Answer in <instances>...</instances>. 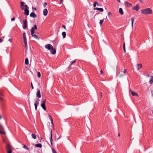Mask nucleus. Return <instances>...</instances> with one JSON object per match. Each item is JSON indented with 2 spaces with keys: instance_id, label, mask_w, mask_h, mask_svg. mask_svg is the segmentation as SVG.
<instances>
[{
  "instance_id": "obj_1",
  "label": "nucleus",
  "mask_w": 153,
  "mask_h": 153,
  "mask_svg": "<svg viewBox=\"0 0 153 153\" xmlns=\"http://www.w3.org/2000/svg\"><path fill=\"white\" fill-rule=\"evenodd\" d=\"M46 49H48L50 51L51 54L54 55L56 53V49L54 48L53 47L51 44H47L45 46Z\"/></svg>"
},
{
  "instance_id": "obj_2",
  "label": "nucleus",
  "mask_w": 153,
  "mask_h": 153,
  "mask_svg": "<svg viewBox=\"0 0 153 153\" xmlns=\"http://www.w3.org/2000/svg\"><path fill=\"white\" fill-rule=\"evenodd\" d=\"M141 13L144 15H148L152 13V10L150 8H146L141 10Z\"/></svg>"
},
{
  "instance_id": "obj_3",
  "label": "nucleus",
  "mask_w": 153,
  "mask_h": 153,
  "mask_svg": "<svg viewBox=\"0 0 153 153\" xmlns=\"http://www.w3.org/2000/svg\"><path fill=\"white\" fill-rule=\"evenodd\" d=\"M46 102V100H45L43 101L42 103L41 104V106L44 110L45 111L46 110V108L45 105Z\"/></svg>"
},
{
  "instance_id": "obj_4",
  "label": "nucleus",
  "mask_w": 153,
  "mask_h": 153,
  "mask_svg": "<svg viewBox=\"0 0 153 153\" xmlns=\"http://www.w3.org/2000/svg\"><path fill=\"white\" fill-rule=\"evenodd\" d=\"M37 29V25H34V27H32L31 29V34H33L34 33L35 30H36Z\"/></svg>"
},
{
  "instance_id": "obj_5",
  "label": "nucleus",
  "mask_w": 153,
  "mask_h": 153,
  "mask_svg": "<svg viewBox=\"0 0 153 153\" xmlns=\"http://www.w3.org/2000/svg\"><path fill=\"white\" fill-rule=\"evenodd\" d=\"M39 100L38 99L35 102L34 105L36 110H37L38 105H39Z\"/></svg>"
},
{
  "instance_id": "obj_6",
  "label": "nucleus",
  "mask_w": 153,
  "mask_h": 153,
  "mask_svg": "<svg viewBox=\"0 0 153 153\" xmlns=\"http://www.w3.org/2000/svg\"><path fill=\"white\" fill-rule=\"evenodd\" d=\"M27 20L26 19H25L24 21H23V28L24 29H26L27 27Z\"/></svg>"
},
{
  "instance_id": "obj_7",
  "label": "nucleus",
  "mask_w": 153,
  "mask_h": 153,
  "mask_svg": "<svg viewBox=\"0 0 153 153\" xmlns=\"http://www.w3.org/2000/svg\"><path fill=\"white\" fill-rule=\"evenodd\" d=\"M30 16L31 17L35 18L37 17V15L34 13L32 12L30 14Z\"/></svg>"
},
{
  "instance_id": "obj_8",
  "label": "nucleus",
  "mask_w": 153,
  "mask_h": 153,
  "mask_svg": "<svg viewBox=\"0 0 153 153\" xmlns=\"http://www.w3.org/2000/svg\"><path fill=\"white\" fill-rule=\"evenodd\" d=\"M50 140L51 142V144L52 146H53V139H52V131H51V137L50 138Z\"/></svg>"
},
{
  "instance_id": "obj_9",
  "label": "nucleus",
  "mask_w": 153,
  "mask_h": 153,
  "mask_svg": "<svg viewBox=\"0 0 153 153\" xmlns=\"http://www.w3.org/2000/svg\"><path fill=\"white\" fill-rule=\"evenodd\" d=\"M36 96L37 97L39 98H40L41 97V95L40 94V90H38L36 93Z\"/></svg>"
},
{
  "instance_id": "obj_10",
  "label": "nucleus",
  "mask_w": 153,
  "mask_h": 153,
  "mask_svg": "<svg viewBox=\"0 0 153 153\" xmlns=\"http://www.w3.org/2000/svg\"><path fill=\"white\" fill-rule=\"evenodd\" d=\"M48 11L46 9H44L43 10V15L45 16H46L48 14Z\"/></svg>"
},
{
  "instance_id": "obj_11",
  "label": "nucleus",
  "mask_w": 153,
  "mask_h": 153,
  "mask_svg": "<svg viewBox=\"0 0 153 153\" xmlns=\"http://www.w3.org/2000/svg\"><path fill=\"white\" fill-rule=\"evenodd\" d=\"M142 67L141 64H138L137 67V70H139Z\"/></svg>"
},
{
  "instance_id": "obj_12",
  "label": "nucleus",
  "mask_w": 153,
  "mask_h": 153,
  "mask_svg": "<svg viewBox=\"0 0 153 153\" xmlns=\"http://www.w3.org/2000/svg\"><path fill=\"white\" fill-rule=\"evenodd\" d=\"M23 39L24 41H27V39L26 37V33L24 32L23 33Z\"/></svg>"
},
{
  "instance_id": "obj_13",
  "label": "nucleus",
  "mask_w": 153,
  "mask_h": 153,
  "mask_svg": "<svg viewBox=\"0 0 153 153\" xmlns=\"http://www.w3.org/2000/svg\"><path fill=\"white\" fill-rule=\"evenodd\" d=\"M94 10H98L102 12H103V8H102L96 7V8H94Z\"/></svg>"
},
{
  "instance_id": "obj_14",
  "label": "nucleus",
  "mask_w": 153,
  "mask_h": 153,
  "mask_svg": "<svg viewBox=\"0 0 153 153\" xmlns=\"http://www.w3.org/2000/svg\"><path fill=\"white\" fill-rule=\"evenodd\" d=\"M139 6L138 5H137L136 6H134L133 7L134 10H135L136 11H138L139 10Z\"/></svg>"
},
{
  "instance_id": "obj_15",
  "label": "nucleus",
  "mask_w": 153,
  "mask_h": 153,
  "mask_svg": "<svg viewBox=\"0 0 153 153\" xmlns=\"http://www.w3.org/2000/svg\"><path fill=\"white\" fill-rule=\"evenodd\" d=\"M119 12L120 14L121 15L123 14V9L121 8H120L119 9Z\"/></svg>"
},
{
  "instance_id": "obj_16",
  "label": "nucleus",
  "mask_w": 153,
  "mask_h": 153,
  "mask_svg": "<svg viewBox=\"0 0 153 153\" xmlns=\"http://www.w3.org/2000/svg\"><path fill=\"white\" fill-rule=\"evenodd\" d=\"M130 91L131 92V94H132V95L133 96H138V94L137 93L131 91L130 90Z\"/></svg>"
},
{
  "instance_id": "obj_17",
  "label": "nucleus",
  "mask_w": 153,
  "mask_h": 153,
  "mask_svg": "<svg viewBox=\"0 0 153 153\" xmlns=\"http://www.w3.org/2000/svg\"><path fill=\"white\" fill-rule=\"evenodd\" d=\"M125 4L128 7L131 6V4L130 3L127 1L125 2Z\"/></svg>"
},
{
  "instance_id": "obj_18",
  "label": "nucleus",
  "mask_w": 153,
  "mask_h": 153,
  "mask_svg": "<svg viewBox=\"0 0 153 153\" xmlns=\"http://www.w3.org/2000/svg\"><path fill=\"white\" fill-rule=\"evenodd\" d=\"M31 35H32V37H33L35 38L36 39H39V37L37 36L36 34L33 33V34H31Z\"/></svg>"
},
{
  "instance_id": "obj_19",
  "label": "nucleus",
  "mask_w": 153,
  "mask_h": 153,
  "mask_svg": "<svg viewBox=\"0 0 153 153\" xmlns=\"http://www.w3.org/2000/svg\"><path fill=\"white\" fill-rule=\"evenodd\" d=\"M0 133L1 134H5V132L4 131L3 128L2 129H0Z\"/></svg>"
},
{
  "instance_id": "obj_20",
  "label": "nucleus",
  "mask_w": 153,
  "mask_h": 153,
  "mask_svg": "<svg viewBox=\"0 0 153 153\" xmlns=\"http://www.w3.org/2000/svg\"><path fill=\"white\" fill-rule=\"evenodd\" d=\"M149 82L150 83L152 84L153 83V76H151V78L149 80Z\"/></svg>"
},
{
  "instance_id": "obj_21",
  "label": "nucleus",
  "mask_w": 153,
  "mask_h": 153,
  "mask_svg": "<svg viewBox=\"0 0 153 153\" xmlns=\"http://www.w3.org/2000/svg\"><path fill=\"white\" fill-rule=\"evenodd\" d=\"M24 44H25V47L26 49H27V41H24Z\"/></svg>"
},
{
  "instance_id": "obj_22",
  "label": "nucleus",
  "mask_w": 153,
  "mask_h": 153,
  "mask_svg": "<svg viewBox=\"0 0 153 153\" xmlns=\"http://www.w3.org/2000/svg\"><path fill=\"white\" fill-rule=\"evenodd\" d=\"M11 146L9 144H8L6 147V150H8L9 149H11Z\"/></svg>"
},
{
  "instance_id": "obj_23",
  "label": "nucleus",
  "mask_w": 153,
  "mask_h": 153,
  "mask_svg": "<svg viewBox=\"0 0 153 153\" xmlns=\"http://www.w3.org/2000/svg\"><path fill=\"white\" fill-rule=\"evenodd\" d=\"M35 146L37 147L41 148L42 147V145L40 143H38L35 145Z\"/></svg>"
},
{
  "instance_id": "obj_24",
  "label": "nucleus",
  "mask_w": 153,
  "mask_h": 153,
  "mask_svg": "<svg viewBox=\"0 0 153 153\" xmlns=\"http://www.w3.org/2000/svg\"><path fill=\"white\" fill-rule=\"evenodd\" d=\"M25 9H24V11L25 12L26 11H27L29 9V7H28V6L27 5H25Z\"/></svg>"
},
{
  "instance_id": "obj_25",
  "label": "nucleus",
  "mask_w": 153,
  "mask_h": 153,
  "mask_svg": "<svg viewBox=\"0 0 153 153\" xmlns=\"http://www.w3.org/2000/svg\"><path fill=\"white\" fill-rule=\"evenodd\" d=\"M62 36L63 37V38H65L66 37V33L65 32H63L62 33Z\"/></svg>"
},
{
  "instance_id": "obj_26",
  "label": "nucleus",
  "mask_w": 153,
  "mask_h": 153,
  "mask_svg": "<svg viewBox=\"0 0 153 153\" xmlns=\"http://www.w3.org/2000/svg\"><path fill=\"white\" fill-rule=\"evenodd\" d=\"M2 96V91H1L0 90V100H3L4 99L3 98H2L1 97Z\"/></svg>"
},
{
  "instance_id": "obj_27",
  "label": "nucleus",
  "mask_w": 153,
  "mask_h": 153,
  "mask_svg": "<svg viewBox=\"0 0 153 153\" xmlns=\"http://www.w3.org/2000/svg\"><path fill=\"white\" fill-rule=\"evenodd\" d=\"M25 63L26 65H28L29 64L28 59V58H26L25 60Z\"/></svg>"
},
{
  "instance_id": "obj_28",
  "label": "nucleus",
  "mask_w": 153,
  "mask_h": 153,
  "mask_svg": "<svg viewBox=\"0 0 153 153\" xmlns=\"http://www.w3.org/2000/svg\"><path fill=\"white\" fill-rule=\"evenodd\" d=\"M76 60L75 59V60H74V61H71V64H70V65L69 67H71V66L73 64H74L76 62Z\"/></svg>"
},
{
  "instance_id": "obj_29",
  "label": "nucleus",
  "mask_w": 153,
  "mask_h": 153,
  "mask_svg": "<svg viewBox=\"0 0 153 153\" xmlns=\"http://www.w3.org/2000/svg\"><path fill=\"white\" fill-rule=\"evenodd\" d=\"M131 27L132 28L133 27V23L134 21V19L133 18H132L131 19Z\"/></svg>"
},
{
  "instance_id": "obj_30",
  "label": "nucleus",
  "mask_w": 153,
  "mask_h": 153,
  "mask_svg": "<svg viewBox=\"0 0 153 153\" xmlns=\"http://www.w3.org/2000/svg\"><path fill=\"white\" fill-rule=\"evenodd\" d=\"M32 136V137L34 139H36V137L35 134H31Z\"/></svg>"
},
{
  "instance_id": "obj_31",
  "label": "nucleus",
  "mask_w": 153,
  "mask_h": 153,
  "mask_svg": "<svg viewBox=\"0 0 153 153\" xmlns=\"http://www.w3.org/2000/svg\"><path fill=\"white\" fill-rule=\"evenodd\" d=\"M49 117L51 120V123L53 125V120H52V118L51 117V116L50 115V114H49Z\"/></svg>"
},
{
  "instance_id": "obj_32",
  "label": "nucleus",
  "mask_w": 153,
  "mask_h": 153,
  "mask_svg": "<svg viewBox=\"0 0 153 153\" xmlns=\"http://www.w3.org/2000/svg\"><path fill=\"white\" fill-rule=\"evenodd\" d=\"M20 4H21L20 7H22V6H24L25 7V6H24L25 3L24 2L21 1L20 2Z\"/></svg>"
},
{
  "instance_id": "obj_33",
  "label": "nucleus",
  "mask_w": 153,
  "mask_h": 153,
  "mask_svg": "<svg viewBox=\"0 0 153 153\" xmlns=\"http://www.w3.org/2000/svg\"><path fill=\"white\" fill-rule=\"evenodd\" d=\"M23 148L25 149H26V150H29V148L27 147L25 145H24L23 146Z\"/></svg>"
},
{
  "instance_id": "obj_34",
  "label": "nucleus",
  "mask_w": 153,
  "mask_h": 153,
  "mask_svg": "<svg viewBox=\"0 0 153 153\" xmlns=\"http://www.w3.org/2000/svg\"><path fill=\"white\" fill-rule=\"evenodd\" d=\"M104 22V20H100V24L101 26Z\"/></svg>"
},
{
  "instance_id": "obj_35",
  "label": "nucleus",
  "mask_w": 153,
  "mask_h": 153,
  "mask_svg": "<svg viewBox=\"0 0 153 153\" xmlns=\"http://www.w3.org/2000/svg\"><path fill=\"white\" fill-rule=\"evenodd\" d=\"M25 14L27 16L29 14V10H28L27 11L25 12Z\"/></svg>"
},
{
  "instance_id": "obj_36",
  "label": "nucleus",
  "mask_w": 153,
  "mask_h": 153,
  "mask_svg": "<svg viewBox=\"0 0 153 153\" xmlns=\"http://www.w3.org/2000/svg\"><path fill=\"white\" fill-rule=\"evenodd\" d=\"M123 50H124V53H126V49H125V43L124 42V43L123 44Z\"/></svg>"
},
{
  "instance_id": "obj_37",
  "label": "nucleus",
  "mask_w": 153,
  "mask_h": 153,
  "mask_svg": "<svg viewBox=\"0 0 153 153\" xmlns=\"http://www.w3.org/2000/svg\"><path fill=\"white\" fill-rule=\"evenodd\" d=\"M7 153H12V151L11 149H9L8 150H7Z\"/></svg>"
},
{
  "instance_id": "obj_38",
  "label": "nucleus",
  "mask_w": 153,
  "mask_h": 153,
  "mask_svg": "<svg viewBox=\"0 0 153 153\" xmlns=\"http://www.w3.org/2000/svg\"><path fill=\"white\" fill-rule=\"evenodd\" d=\"M37 76L39 78H40L41 76V74L39 72H37Z\"/></svg>"
},
{
  "instance_id": "obj_39",
  "label": "nucleus",
  "mask_w": 153,
  "mask_h": 153,
  "mask_svg": "<svg viewBox=\"0 0 153 153\" xmlns=\"http://www.w3.org/2000/svg\"><path fill=\"white\" fill-rule=\"evenodd\" d=\"M52 152L53 153H57L55 150L53 148L52 149Z\"/></svg>"
},
{
  "instance_id": "obj_40",
  "label": "nucleus",
  "mask_w": 153,
  "mask_h": 153,
  "mask_svg": "<svg viewBox=\"0 0 153 153\" xmlns=\"http://www.w3.org/2000/svg\"><path fill=\"white\" fill-rule=\"evenodd\" d=\"M47 3L46 2H45L43 4V6L44 7H45L47 5Z\"/></svg>"
},
{
  "instance_id": "obj_41",
  "label": "nucleus",
  "mask_w": 153,
  "mask_h": 153,
  "mask_svg": "<svg viewBox=\"0 0 153 153\" xmlns=\"http://www.w3.org/2000/svg\"><path fill=\"white\" fill-rule=\"evenodd\" d=\"M95 2L97 5L98 6H99V4H98V3L97 2L95 1Z\"/></svg>"
},
{
  "instance_id": "obj_42",
  "label": "nucleus",
  "mask_w": 153,
  "mask_h": 153,
  "mask_svg": "<svg viewBox=\"0 0 153 153\" xmlns=\"http://www.w3.org/2000/svg\"><path fill=\"white\" fill-rule=\"evenodd\" d=\"M15 17H13V18H12L11 19V20L12 21H14L15 20Z\"/></svg>"
},
{
  "instance_id": "obj_43",
  "label": "nucleus",
  "mask_w": 153,
  "mask_h": 153,
  "mask_svg": "<svg viewBox=\"0 0 153 153\" xmlns=\"http://www.w3.org/2000/svg\"><path fill=\"white\" fill-rule=\"evenodd\" d=\"M126 69H124V70L123 71V72L124 73H125L126 72Z\"/></svg>"
},
{
  "instance_id": "obj_44",
  "label": "nucleus",
  "mask_w": 153,
  "mask_h": 153,
  "mask_svg": "<svg viewBox=\"0 0 153 153\" xmlns=\"http://www.w3.org/2000/svg\"><path fill=\"white\" fill-rule=\"evenodd\" d=\"M100 73L101 74H103V72L102 70L100 71Z\"/></svg>"
},
{
  "instance_id": "obj_45",
  "label": "nucleus",
  "mask_w": 153,
  "mask_h": 153,
  "mask_svg": "<svg viewBox=\"0 0 153 153\" xmlns=\"http://www.w3.org/2000/svg\"><path fill=\"white\" fill-rule=\"evenodd\" d=\"M32 8L33 9H34V10H37V9H36V8H35V7H33Z\"/></svg>"
},
{
  "instance_id": "obj_46",
  "label": "nucleus",
  "mask_w": 153,
  "mask_h": 153,
  "mask_svg": "<svg viewBox=\"0 0 153 153\" xmlns=\"http://www.w3.org/2000/svg\"><path fill=\"white\" fill-rule=\"evenodd\" d=\"M21 7V9L22 10H24V6H22V7Z\"/></svg>"
},
{
  "instance_id": "obj_47",
  "label": "nucleus",
  "mask_w": 153,
  "mask_h": 153,
  "mask_svg": "<svg viewBox=\"0 0 153 153\" xmlns=\"http://www.w3.org/2000/svg\"><path fill=\"white\" fill-rule=\"evenodd\" d=\"M31 85L32 89H33V85H32V82H31Z\"/></svg>"
},
{
  "instance_id": "obj_48",
  "label": "nucleus",
  "mask_w": 153,
  "mask_h": 153,
  "mask_svg": "<svg viewBox=\"0 0 153 153\" xmlns=\"http://www.w3.org/2000/svg\"><path fill=\"white\" fill-rule=\"evenodd\" d=\"M96 4H95V2H94V4H93V6L94 7H95L96 6Z\"/></svg>"
},
{
  "instance_id": "obj_49",
  "label": "nucleus",
  "mask_w": 153,
  "mask_h": 153,
  "mask_svg": "<svg viewBox=\"0 0 153 153\" xmlns=\"http://www.w3.org/2000/svg\"><path fill=\"white\" fill-rule=\"evenodd\" d=\"M62 27H63V28H64V29H66V27H65V25H62Z\"/></svg>"
},
{
  "instance_id": "obj_50",
  "label": "nucleus",
  "mask_w": 153,
  "mask_h": 153,
  "mask_svg": "<svg viewBox=\"0 0 153 153\" xmlns=\"http://www.w3.org/2000/svg\"><path fill=\"white\" fill-rule=\"evenodd\" d=\"M3 41V39H1L0 38V42H1Z\"/></svg>"
},
{
  "instance_id": "obj_51",
  "label": "nucleus",
  "mask_w": 153,
  "mask_h": 153,
  "mask_svg": "<svg viewBox=\"0 0 153 153\" xmlns=\"http://www.w3.org/2000/svg\"><path fill=\"white\" fill-rule=\"evenodd\" d=\"M63 0H60V4H61L62 2H63Z\"/></svg>"
},
{
  "instance_id": "obj_52",
  "label": "nucleus",
  "mask_w": 153,
  "mask_h": 153,
  "mask_svg": "<svg viewBox=\"0 0 153 153\" xmlns=\"http://www.w3.org/2000/svg\"><path fill=\"white\" fill-rule=\"evenodd\" d=\"M108 16H109V15H111V13L110 12H109L108 13Z\"/></svg>"
},
{
  "instance_id": "obj_53",
  "label": "nucleus",
  "mask_w": 153,
  "mask_h": 153,
  "mask_svg": "<svg viewBox=\"0 0 153 153\" xmlns=\"http://www.w3.org/2000/svg\"><path fill=\"white\" fill-rule=\"evenodd\" d=\"M3 142L4 143L6 142L5 140L4 139H3Z\"/></svg>"
},
{
  "instance_id": "obj_54",
  "label": "nucleus",
  "mask_w": 153,
  "mask_h": 153,
  "mask_svg": "<svg viewBox=\"0 0 153 153\" xmlns=\"http://www.w3.org/2000/svg\"><path fill=\"white\" fill-rule=\"evenodd\" d=\"M117 1L119 2H120V0H117Z\"/></svg>"
},
{
  "instance_id": "obj_55",
  "label": "nucleus",
  "mask_w": 153,
  "mask_h": 153,
  "mask_svg": "<svg viewBox=\"0 0 153 153\" xmlns=\"http://www.w3.org/2000/svg\"><path fill=\"white\" fill-rule=\"evenodd\" d=\"M8 40H9V41H10V42H11V39H9Z\"/></svg>"
},
{
  "instance_id": "obj_56",
  "label": "nucleus",
  "mask_w": 153,
  "mask_h": 153,
  "mask_svg": "<svg viewBox=\"0 0 153 153\" xmlns=\"http://www.w3.org/2000/svg\"><path fill=\"white\" fill-rule=\"evenodd\" d=\"M1 116L0 115V119H1Z\"/></svg>"
},
{
  "instance_id": "obj_57",
  "label": "nucleus",
  "mask_w": 153,
  "mask_h": 153,
  "mask_svg": "<svg viewBox=\"0 0 153 153\" xmlns=\"http://www.w3.org/2000/svg\"><path fill=\"white\" fill-rule=\"evenodd\" d=\"M120 134H118V136H120Z\"/></svg>"
},
{
  "instance_id": "obj_58",
  "label": "nucleus",
  "mask_w": 153,
  "mask_h": 153,
  "mask_svg": "<svg viewBox=\"0 0 153 153\" xmlns=\"http://www.w3.org/2000/svg\"><path fill=\"white\" fill-rule=\"evenodd\" d=\"M152 96H153V94H152Z\"/></svg>"
},
{
  "instance_id": "obj_59",
  "label": "nucleus",
  "mask_w": 153,
  "mask_h": 153,
  "mask_svg": "<svg viewBox=\"0 0 153 153\" xmlns=\"http://www.w3.org/2000/svg\"><path fill=\"white\" fill-rule=\"evenodd\" d=\"M29 105H30V102L29 103Z\"/></svg>"
}]
</instances>
